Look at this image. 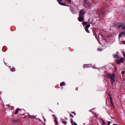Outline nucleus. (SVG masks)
<instances>
[{"label": "nucleus", "instance_id": "nucleus-10", "mask_svg": "<svg viewBox=\"0 0 125 125\" xmlns=\"http://www.w3.org/2000/svg\"><path fill=\"white\" fill-rule=\"evenodd\" d=\"M21 110V109H20L17 108V109L15 110V114H17L18 113L19 111V110Z\"/></svg>", "mask_w": 125, "mask_h": 125}, {"label": "nucleus", "instance_id": "nucleus-16", "mask_svg": "<svg viewBox=\"0 0 125 125\" xmlns=\"http://www.w3.org/2000/svg\"><path fill=\"white\" fill-rule=\"evenodd\" d=\"M87 22H82V24H83V26H85V25H86L87 24Z\"/></svg>", "mask_w": 125, "mask_h": 125}, {"label": "nucleus", "instance_id": "nucleus-12", "mask_svg": "<svg viewBox=\"0 0 125 125\" xmlns=\"http://www.w3.org/2000/svg\"><path fill=\"white\" fill-rule=\"evenodd\" d=\"M65 83L62 82L60 84V85L61 86H63L65 85Z\"/></svg>", "mask_w": 125, "mask_h": 125}, {"label": "nucleus", "instance_id": "nucleus-3", "mask_svg": "<svg viewBox=\"0 0 125 125\" xmlns=\"http://www.w3.org/2000/svg\"><path fill=\"white\" fill-rule=\"evenodd\" d=\"M85 10H84L83 9H82L80 11V13H79V16L84 17V14H85L84 12Z\"/></svg>", "mask_w": 125, "mask_h": 125}, {"label": "nucleus", "instance_id": "nucleus-28", "mask_svg": "<svg viewBox=\"0 0 125 125\" xmlns=\"http://www.w3.org/2000/svg\"><path fill=\"white\" fill-rule=\"evenodd\" d=\"M73 124H72V125H77V124L75 122H73Z\"/></svg>", "mask_w": 125, "mask_h": 125}, {"label": "nucleus", "instance_id": "nucleus-22", "mask_svg": "<svg viewBox=\"0 0 125 125\" xmlns=\"http://www.w3.org/2000/svg\"><path fill=\"white\" fill-rule=\"evenodd\" d=\"M15 71V68H12L11 70V71L12 72L14 71Z\"/></svg>", "mask_w": 125, "mask_h": 125}, {"label": "nucleus", "instance_id": "nucleus-26", "mask_svg": "<svg viewBox=\"0 0 125 125\" xmlns=\"http://www.w3.org/2000/svg\"><path fill=\"white\" fill-rule=\"evenodd\" d=\"M70 117H71L72 118H73V116L71 114H70Z\"/></svg>", "mask_w": 125, "mask_h": 125}, {"label": "nucleus", "instance_id": "nucleus-29", "mask_svg": "<svg viewBox=\"0 0 125 125\" xmlns=\"http://www.w3.org/2000/svg\"><path fill=\"white\" fill-rule=\"evenodd\" d=\"M105 13L104 12V11H103L102 12V14L103 15H104L105 14Z\"/></svg>", "mask_w": 125, "mask_h": 125}, {"label": "nucleus", "instance_id": "nucleus-8", "mask_svg": "<svg viewBox=\"0 0 125 125\" xmlns=\"http://www.w3.org/2000/svg\"><path fill=\"white\" fill-rule=\"evenodd\" d=\"M83 67L84 68H89L90 67L89 64H84L83 65Z\"/></svg>", "mask_w": 125, "mask_h": 125}, {"label": "nucleus", "instance_id": "nucleus-11", "mask_svg": "<svg viewBox=\"0 0 125 125\" xmlns=\"http://www.w3.org/2000/svg\"><path fill=\"white\" fill-rule=\"evenodd\" d=\"M113 56L115 58H119V56L118 55L116 54H114Z\"/></svg>", "mask_w": 125, "mask_h": 125}, {"label": "nucleus", "instance_id": "nucleus-17", "mask_svg": "<svg viewBox=\"0 0 125 125\" xmlns=\"http://www.w3.org/2000/svg\"><path fill=\"white\" fill-rule=\"evenodd\" d=\"M101 120L102 121L103 125H105V122L104 121V120L102 119H101Z\"/></svg>", "mask_w": 125, "mask_h": 125}, {"label": "nucleus", "instance_id": "nucleus-19", "mask_svg": "<svg viewBox=\"0 0 125 125\" xmlns=\"http://www.w3.org/2000/svg\"><path fill=\"white\" fill-rule=\"evenodd\" d=\"M62 123L65 125H66L67 124V122L65 121H62Z\"/></svg>", "mask_w": 125, "mask_h": 125}, {"label": "nucleus", "instance_id": "nucleus-23", "mask_svg": "<svg viewBox=\"0 0 125 125\" xmlns=\"http://www.w3.org/2000/svg\"><path fill=\"white\" fill-rule=\"evenodd\" d=\"M122 29L124 30L125 31V26H122Z\"/></svg>", "mask_w": 125, "mask_h": 125}, {"label": "nucleus", "instance_id": "nucleus-39", "mask_svg": "<svg viewBox=\"0 0 125 125\" xmlns=\"http://www.w3.org/2000/svg\"><path fill=\"white\" fill-rule=\"evenodd\" d=\"M44 121H45V120H45V118H44Z\"/></svg>", "mask_w": 125, "mask_h": 125}, {"label": "nucleus", "instance_id": "nucleus-27", "mask_svg": "<svg viewBox=\"0 0 125 125\" xmlns=\"http://www.w3.org/2000/svg\"><path fill=\"white\" fill-rule=\"evenodd\" d=\"M94 117H97V115H96L94 113Z\"/></svg>", "mask_w": 125, "mask_h": 125}, {"label": "nucleus", "instance_id": "nucleus-38", "mask_svg": "<svg viewBox=\"0 0 125 125\" xmlns=\"http://www.w3.org/2000/svg\"><path fill=\"white\" fill-rule=\"evenodd\" d=\"M113 125H117L116 124H114Z\"/></svg>", "mask_w": 125, "mask_h": 125}, {"label": "nucleus", "instance_id": "nucleus-6", "mask_svg": "<svg viewBox=\"0 0 125 125\" xmlns=\"http://www.w3.org/2000/svg\"><path fill=\"white\" fill-rule=\"evenodd\" d=\"M109 101L111 104L112 106H113V107H114V104H113V102H112V98L111 97V96H109Z\"/></svg>", "mask_w": 125, "mask_h": 125}, {"label": "nucleus", "instance_id": "nucleus-35", "mask_svg": "<svg viewBox=\"0 0 125 125\" xmlns=\"http://www.w3.org/2000/svg\"><path fill=\"white\" fill-rule=\"evenodd\" d=\"M122 43L124 44H125V41L122 42Z\"/></svg>", "mask_w": 125, "mask_h": 125}, {"label": "nucleus", "instance_id": "nucleus-14", "mask_svg": "<svg viewBox=\"0 0 125 125\" xmlns=\"http://www.w3.org/2000/svg\"><path fill=\"white\" fill-rule=\"evenodd\" d=\"M119 23H116V25L117 27H120L121 26V24L118 25L117 24H119Z\"/></svg>", "mask_w": 125, "mask_h": 125}, {"label": "nucleus", "instance_id": "nucleus-9", "mask_svg": "<svg viewBox=\"0 0 125 125\" xmlns=\"http://www.w3.org/2000/svg\"><path fill=\"white\" fill-rule=\"evenodd\" d=\"M125 33L122 32L121 34H119V38H120L121 36H125Z\"/></svg>", "mask_w": 125, "mask_h": 125}, {"label": "nucleus", "instance_id": "nucleus-2", "mask_svg": "<svg viewBox=\"0 0 125 125\" xmlns=\"http://www.w3.org/2000/svg\"><path fill=\"white\" fill-rule=\"evenodd\" d=\"M124 61V58H121L120 60H116V63L117 64H119L121 63H123Z\"/></svg>", "mask_w": 125, "mask_h": 125}, {"label": "nucleus", "instance_id": "nucleus-37", "mask_svg": "<svg viewBox=\"0 0 125 125\" xmlns=\"http://www.w3.org/2000/svg\"><path fill=\"white\" fill-rule=\"evenodd\" d=\"M65 119H66V120L67 119V118H66H66H65Z\"/></svg>", "mask_w": 125, "mask_h": 125}, {"label": "nucleus", "instance_id": "nucleus-1", "mask_svg": "<svg viewBox=\"0 0 125 125\" xmlns=\"http://www.w3.org/2000/svg\"><path fill=\"white\" fill-rule=\"evenodd\" d=\"M106 76L107 78H109L111 82L112 85H113L115 81V75L114 74H112L110 75L109 74H107L106 75Z\"/></svg>", "mask_w": 125, "mask_h": 125}, {"label": "nucleus", "instance_id": "nucleus-31", "mask_svg": "<svg viewBox=\"0 0 125 125\" xmlns=\"http://www.w3.org/2000/svg\"><path fill=\"white\" fill-rule=\"evenodd\" d=\"M71 113H72L74 115H75L76 114L74 112H72Z\"/></svg>", "mask_w": 125, "mask_h": 125}, {"label": "nucleus", "instance_id": "nucleus-33", "mask_svg": "<svg viewBox=\"0 0 125 125\" xmlns=\"http://www.w3.org/2000/svg\"><path fill=\"white\" fill-rule=\"evenodd\" d=\"M111 123V122H109L108 123V125H109Z\"/></svg>", "mask_w": 125, "mask_h": 125}, {"label": "nucleus", "instance_id": "nucleus-40", "mask_svg": "<svg viewBox=\"0 0 125 125\" xmlns=\"http://www.w3.org/2000/svg\"><path fill=\"white\" fill-rule=\"evenodd\" d=\"M77 90L78 91V88H77Z\"/></svg>", "mask_w": 125, "mask_h": 125}, {"label": "nucleus", "instance_id": "nucleus-32", "mask_svg": "<svg viewBox=\"0 0 125 125\" xmlns=\"http://www.w3.org/2000/svg\"><path fill=\"white\" fill-rule=\"evenodd\" d=\"M124 73H125V72H124V71H122V75H123V74H124Z\"/></svg>", "mask_w": 125, "mask_h": 125}, {"label": "nucleus", "instance_id": "nucleus-36", "mask_svg": "<svg viewBox=\"0 0 125 125\" xmlns=\"http://www.w3.org/2000/svg\"><path fill=\"white\" fill-rule=\"evenodd\" d=\"M92 68H96L95 66H93Z\"/></svg>", "mask_w": 125, "mask_h": 125}, {"label": "nucleus", "instance_id": "nucleus-18", "mask_svg": "<svg viewBox=\"0 0 125 125\" xmlns=\"http://www.w3.org/2000/svg\"><path fill=\"white\" fill-rule=\"evenodd\" d=\"M88 28H85V30L87 32L89 33H90V32L88 30Z\"/></svg>", "mask_w": 125, "mask_h": 125}, {"label": "nucleus", "instance_id": "nucleus-34", "mask_svg": "<svg viewBox=\"0 0 125 125\" xmlns=\"http://www.w3.org/2000/svg\"><path fill=\"white\" fill-rule=\"evenodd\" d=\"M16 120H19V122H20V121H21V118H19L18 119H17Z\"/></svg>", "mask_w": 125, "mask_h": 125}, {"label": "nucleus", "instance_id": "nucleus-4", "mask_svg": "<svg viewBox=\"0 0 125 125\" xmlns=\"http://www.w3.org/2000/svg\"><path fill=\"white\" fill-rule=\"evenodd\" d=\"M57 0L60 5L63 6H66V3L63 2V0Z\"/></svg>", "mask_w": 125, "mask_h": 125}, {"label": "nucleus", "instance_id": "nucleus-13", "mask_svg": "<svg viewBox=\"0 0 125 125\" xmlns=\"http://www.w3.org/2000/svg\"><path fill=\"white\" fill-rule=\"evenodd\" d=\"M19 120H17L14 119L12 121V122L13 123H15L17 122H19Z\"/></svg>", "mask_w": 125, "mask_h": 125}, {"label": "nucleus", "instance_id": "nucleus-15", "mask_svg": "<svg viewBox=\"0 0 125 125\" xmlns=\"http://www.w3.org/2000/svg\"><path fill=\"white\" fill-rule=\"evenodd\" d=\"M90 24H88L85 26V28H88L90 27Z\"/></svg>", "mask_w": 125, "mask_h": 125}, {"label": "nucleus", "instance_id": "nucleus-5", "mask_svg": "<svg viewBox=\"0 0 125 125\" xmlns=\"http://www.w3.org/2000/svg\"><path fill=\"white\" fill-rule=\"evenodd\" d=\"M84 18V17L79 16V18H78V20L80 22H82Z\"/></svg>", "mask_w": 125, "mask_h": 125}, {"label": "nucleus", "instance_id": "nucleus-20", "mask_svg": "<svg viewBox=\"0 0 125 125\" xmlns=\"http://www.w3.org/2000/svg\"><path fill=\"white\" fill-rule=\"evenodd\" d=\"M55 121V123L56 124V125H57L58 124V121L57 120V119L56 120H54Z\"/></svg>", "mask_w": 125, "mask_h": 125}, {"label": "nucleus", "instance_id": "nucleus-25", "mask_svg": "<svg viewBox=\"0 0 125 125\" xmlns=\"http://www.w3.org/2000/svg\"><path fill=\"white\" fill-rule=\"evenodd\" d=\"M71 122L72 124H73V119H71Z\"/></svg>", "mask_w": 125, "mask_h": 125}, {"label": "nucleus", "instance_id": "nucleus-24", "mask_svg": "<svg viewBox=\"0 0 125 125\" xmlns=\"http://www.w3.org/2000/svg\"><path fill=\"white\" fill-rule=\"evenodd\" d=\"M53 117L54 118V120H56L57 118H56V116L55 115H53Z\"/></svg>", "mask_w": 125, "mask_h": 125}, {"label": "nucleus", "instance_id": "nucleus-21", "mask_svg": "<svg viewBox=\"0 0 125 125\" xmlns=\"http://www.w3.org/2000/svg\"><path fill=\"white\" fill-rule=\"evenodd\" d=\"M102 49L101 48H99L98 49V51H102Z\"/></svg>", "mask_w": 125, "mask_h": 125}, {"label": "nucleus", "instance_id": "nucleus-7", "mask_svg": "<svg viewBox=\"0 0 125 125\" xmlns=\"http://www.w3.org/2000/svg\"><path fill=\"white\" fill-rule=\"evenodd\" d=\"M84 2L86 5L90 6V4L88 0H84Z\"/></svg>", "mask_w": 125, "mask_h": 125}, {"label": "nucleus", "instance_id": "nucleus-30", "mask_svg": "<svg viewBox=\"0 0 125 125\" xmlns=\"http://www.w3.org/2000/svg\"><path fill=\"white\" fill-rule=\"evenodd\" d=\"M67 0L69 2V3H71V0Z\"/></svg>", "mask_w": 125, "mask_h": 125}]
</instances>
